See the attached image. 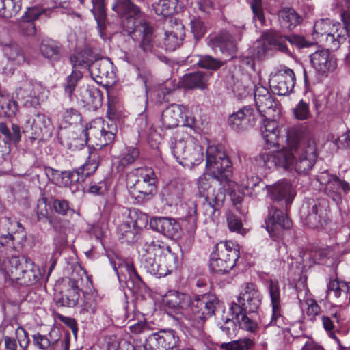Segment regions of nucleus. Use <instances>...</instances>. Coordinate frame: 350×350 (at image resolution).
<instances>
[{
  "label": "nucleus",
  "mask_w": 350,
  "mask_h": 350,
  "mask_svg": "<svg viewBox=\"0 0 350 350\" xmlns=\"http://www.w3.org/2000/svg\"><path fill=\"white\" fill-rule=\"evenodd\" d=\"M129 217L130 223L134 229H142L146 227L148 222V215L137 209L130 211Z\"/></svg>",
  "instance_id": "nucleus-54"
},
{
  "label": "nucleus",
  "mask_w": 350,
  "mask_h": 350,
  "mask_svg": "<svg viewBox=\"0 0 350 350\" xmlns=\"http://www.w3.org/2000/svg\"><path fill=\"white\" fill-rule=\"evenodd\" d=\"M275 118L265 117L261 127L262 136L267 144L275 146L279 144L281 137L282 127L274 120Z\"/></svg>",
  "instance_id": "nucleus-26"
},
{
  "label": "nucleus",
  "mask_w": 350,
  "mask_h": 350,
  "mask_svg": "<svg viewBox=\"0 0 350 350\" xmlns=\"http://www.w3.org/2000/svg\"><path fill=\"white\" fill-rule=\"evenodd\" d=\"M150 226L170 239H177L180 234V226L174 219L154 217L150 219Z\"/></svg>",
  "instance_id": "nucleus-21"
},
{
  "label": "nucleus",
  "mask_w": 350,
  "mask_h": 350,
  "mask_svg": "<svg viewBox=\"0 0 350 350\" xmlns=\"http://www.w3.org/2000/svg\"><path fill=\"white\" fill-rule=\"evenodd\" d=\"M177 339L172 330L160 331L149 336L144 347L146 350H167L176 345Z\"/></svg>",
  "instance_id": "nucleus-20"
},
{
  "label": "nucleus",
  "mask_w": 350,
  "mask_h": 350,
  "mask_svg": "<svg viewBox=\"0 0 350 350\" xmlns=\"http://www.w3.org/2000/svg\"><path fill=\"white\" fill-rule=\"evenodd\" d=\"M255 103L259 113L263 117L275 118L279 113L277 103L271 94L258 98Z\"/></svg>",
  "instance_id": "nucleus-38"
},
{
  "label": "nucleus",
  "mask_w": 350,
  "mask_h": 350,
  "mask_svg": "<svg viewBox=\"0 0 350 350\" xmlns=\"http://www.w3.org/2000/svg\"><path fill=\"white\" fill-rule=\"evenodd\" d=\"M33 342L41 350L50 349L52 344L46 336L42 335L39 333L33 336Z\"/></svg>",
  "instance_id": "nucleus-64"
},
{
  "label": "nucleus",
  "mask_w": 350,
  "mask_h": 350,
  "mask_svg": "<svg viewBox=\"0 0 350 350\" xmlns=\"http://www.w3.org/2000/svg\"><path fill=\"white\" fill-rule=\"evenodd\" d=\"M90 73L92 77L113 79L114 77L113 64L108 59L95 60L90 66Z\"/></svg>",
  "instance_id": "nucleus-32"
},
{
  "label": "nucleus",
  "mask_w": 350,
  "mask_h": 350,
  "mask_svg": "<svg viewBox=\"0 0 350 350\" xmlns=\"http://www.w3.org/2000/svg\"><path fill=\"white\" fill-rule=\"evenodd\" d=\"M79 280L74 277L68 279L66 288L62 291V296L57 304L62 306L73 307L77 305L80 297Z\"/></svg>",
  "instance_id": "nucleus-25"
},
{
  "label": "nucleus",
  "mask_w": 350,
  "mask_h": 350,
  "mask_svg": "<svg viewBox=\"0 0 350 350\" xmlns=\"http://www.w3.org/2000/svg\"><path fill=\"white\" fill-rule=\"evenodd\" d=\"M9 324L5 326V330L12 328L15 329L16 338L10 336H4V344L6 350H27L30 340L28 333L18 324Z\"/></svg>",
  "instance_id": "nucleus-22"
},
{
  "label": "nucleus",
  "mask_w": 350,
  "mask_h": 350,
  "mask_svg": "<svg viewBox=\"0 0 350 350\" xmlns=\"http://www.w3.org/2000/svg\"><path fill=\"white\" fill-rule=\"evenodd\" d=\"M250 7L254 14L253 19H258L261 24L264 23L265 16L262 0H252Z\"/></svg>",
  "instance_id": "nucleus-62"
},
{
  "label": "nucleus",
  "mask_w": 350,
  "mask_h": 350,
  "mask_svg": "<svg viewBox=\"0 0 350 350\" xmlns=\"http://www.w3.org/2000/svg\"><path fill=\"white\" fill-rule=\"evenodd\" d=\"M14 224L11 219L4 217L0 219V243L2 246L12 243L14 237L12 234Z\"/></svg>",
  "instance_id": "nucleus-44"
},
{
  "label": "nucleus",
  "mask_w": 350,
  "mask_h": 350,
  "mask_svg": "<svg viewBox=\"0 0 350 350\" xmlns=\"http://www.w3.org/2000/svg\"><path fill=\"white\" fill-rule=\"evenodd\" d=\"M254 345V342L250 338H243L229 342H224L220 348L224 350H249Z\"/></svg>",
  "instance_id": "nucleus-52"
},
{
  "label": "nucleus",
  "mask_w": 350,
  "mask_h": 350,
  "mask_svg": "<svg viewBox=\"0 0 350 350\" xmlns=\"http://www.w3.org/2000/svg\"><path fill=\"white\" fill-rule=\"evenodd\" d=\"M293 113L295 118L298 120H304L308 119L310 114L308 103L303 100H300L294 108Z\"/></svg>",
  "instance_id": "nucleus-61"
},
{
  "label": "nucleus",
  "mask_w": 350,
  "mask_h": 350,
  "mask_svg": "<svg viewBox=\"0 0 350 350\" xmlns=\"http://www.w3.org/2000/svg\"><path fill=\"white\" fill-rule=\"evenodd\" d=\"M278 16L288 25L289 28L292 26L295 27L301 21L300 17L292 8H286L281 10L278 13Z\"/></svg>",
  "instance_id": "nucleus-55"
},
{
  "label": "nucleus",
  "mask_w": 350,
  "mask_h": 350,
  "mask_svg": "<svg viewBox=\"0 0 350 350\" xmlns=\"http://www.w3.org/2000/svg\"><path fill=\"white\" fill-rule=\"evenodd\" d=\"M53 208L54 211L61 215H66L72 213L73 210L70 208L68 201L64 199H55L53 201Z\"/></svg>",
  "instance_id": "nucleus-59"
},
{
  "label": "nucleus",
  "mask_w": 350,
  "mask_h": 350,
  "mask_svg": "<svg viewBox=\"0 0 350 350\" xmlns=\"http://www.w3.org/2000/svg\"><path fill=\"white\" fill-rule=\"evenodd\" d=\"M222 332L229 337H233L236 335L238 329L237 325L233 319L226 318L223 325L220 327Z\"/></svg>",
  "instance_id": "nucleus-63"
},
{
  "label": "nucleus",
  "mask_w": 350,
  "mask_h": 350,
  "mask_svg": "<svg viewBox=\"0 0 350 350\" xmlns=\"http://www.w3.org/2000/svg\"><path fill=\"white\" fill-rule=\"evenodd\" d=\"M227 223L230 231L236 232L242 235L246 233V230L243 227V224L239 217L232 213L227 215Z\"/></svg>",
  "instance_id": "nucleus-57"
},
{
  "label": "nucleus",
  "mask_w": 350,
  "mask_h": 350,
  "mask_svg": "<svg viewBox=\"0 0 350 350\" xmlns=\"http://www.w3.org/2000/svg\"><path fill=\"white\" fill-rule=\"evenodd\" d=\"M307 293L308 290L303 286V289L297 291V299L301 310L312 319L320 314L321 308L314 299L306 297Z\"/></svg>",
  "instance_id": "nucleus-36"
},
{
  "label": "nucleus",
  "mask_w": 350,
  "mask_h": 350,
  "mask_svg": "<svg viewBox=\"0 0 350 350\" xmlns=\"http://www.w3.org/2000/svg\"><path fill=\"white\" fill-rule=\"evenodd\" d=\"M183 184L178 180H172L162 190V197L165 203L172 206L181 202L183 195Z\"/></svg>",
  "instance_id": "nucleus-29"
},
{
  "label": "nucleus",
  "mask_w": 350,
  "mask_h": 350,
  "mask_svg": "<svg viewBox=\"0 0 350 350\" xmlns=\"http://www.w3.org/2000/svg\"><path fill=\"white\" fill-rule=\"evenodd\" d=\"M3 52L8 61L14 65H21L25 61L22 49L16 43L3 45Z\"/></svg>",
  "instance_id": "nucleus-40"
},
{
  "label": "nucleus",
  "mask_w": 350,
  "mask_h": 350,
  "mask_svg": "<svg viewBox=\"0 0 350 350\" xmlns=\"http://www.w3.org/2000/svg\"><path fill=\"white\" fill-rule=\"evenodd\" d=\"M46 174L55 185L59 186H68L75 183L84 181L85 172L79 167L73 171L59 172L51 167L46 168Z\"/></svg>",
  "instance_id": "nucleus-18"
},
{
  "label": "nucleus",
  "mask_w": 350,
  "mask_h": 350,
  "mask_svg": "<svg viewBox=\"0 0 350 350\" xmlns=\"http://www.w3.org/2000/svg\"><path fill=\"white\" fill-rule=\"evenodd\" d=\"M313 36L320 44L336 49L349 36V31L340 23H332L329 19H321L314 25Z\"/></svg>",
  "instance_id": "nucleus-10"
},
{
  "label": "nucleus",
  "mask_w": 350,
  "mask_h": 350,
  "mask_svg": "<svg viewBox=\"0 0 350 350\" xmlns=\"http://www.w3.org/2000/svg\"><path fill=\"white\" fill-rule=\"evenodd\" d=\"M22 2L0 0V16L9 18L16 15L21 8Z\"/></svg>",
  "instance_id": "nucleus-48"
},
{
  "label": "nucleus",
  "mask_w": 350,
  "mask_h": 350,
  "mask_svg": "<svg viewBox=\"0 0 350 350\" xmlns=\"http://www.w3.org/2000/svg\"><path fill=\"white\" fill-rule=\"evenodd\" d=\"M0 269L10 280L21 285H31L39 280L38 270L34 263L25 256L4 259Z\"/></svg>",
  "instance_id": "nucleus-9"
},
{
  "label": "nucleus",
  "mask_w": 350,
  "mask_h": 350,
  "mask_svg": "<svg viewBox=\"0 0 350 350\" xmlns=\"http://www.w3.org/2000/svg\"><path fill=\"white\" fill-rule=\"evenodd\" d=\"M206 168L208 174L198 180V193L204 198L201 211L205 222L214 221L223 206L226 198L222 183H227L232 176V165L226 154L217 146L210 145L206 149Z\"/></svg>",
  "instance_id": "nucleus-1"
},
{
  "label": "nucleus",
  "mask_w": 350,
  "mask_h": 350,
  "mask_svg": "<svg viewBox=\"0 0 350 350\" xmlns=\"http://www.w3.org/2000/svg\"><path fill=\"white\" fill-rule=\"evenodd\" d=\"M112 9L122 18V25L127 31L135 27V16L139 10L131 0H115Z\"/></svg>",
  "instance_id": "nucleus-19"
},
{
  "label": "nucleus",
  "mask_w": 350,
  "mask_h": 350,
  "mask_svg": "<svg viewBox=\"0 0 350 350\" xmlns=\"http://www.w3.org/2000/svg\"><path fill=\"white\" fill-rule=\"evenodd\" d=\"M261 303L260 294L255 284H246L237 297V303H232L231 312H245L254 314L257 312Z\"/></svg>",
  "instance_id": "nucleus-12"
},
{
  "label": "nucleus",
  "mask_w": 350,
  "mask_h": 350,
  "mask_svg": "<svg viewBox=\"0 0 350 350\" xmlns=\"http://www.w3.org/2000/svg\"><path fill=\"white\" fill-rule=\"evenodd\" d=\"M40 51L44 57L52 61H57L61 57L62 46L58 42L46 38L42 40Z\"/></svg>",
  "instance_id": "nucleus-39"
},
{
  "label": "nucleus",
  "mask_w": 350,
  "mask_h": 350,
  "mask_svg": "<svg viewBox=\"0 0 350 350\" xmlns=\"http://www.w3.org/2000/svg\"><path fill=\"white\" fill-rule=\"evenodd\" d=\"M0 133L4 136L3 139L6 143L16 144L21 139L20 127L16 124H12L11 132L5 123H0Z\"/></svg>",
  "instance_id": "nucleus-49"
},
{
  "label": "nucleus",
  "mask_w": 350,
  "mask_h": 350,
  "mask_svg": "<svg viewBox=\"0 0 350 350\" xmlns=\"http://www.w3.org/2000/svg\"><path fill=\"white\" fill-rule=\"evenodd\" d=\"M241 40V33L233 36L229 31H221L218 35L211 40L210 45L212 47H219L222 53H228L229 55H232L237 50V41Z\"/></svg>",
  "instance_id": "nucleus-24"
},
{
  "label": "nucleus",
  "mask_w": 350,
  "mask_h": 350,
  "mask_svg": "<svg viewBox=\"0 0 350 350\" xmlns=\"http://www.w3.org/2000/svg\"><path fill=\"white\" fill-rule=\"evenodd\" d=\"M272 41H273V33H267L262 35L254 43L253 55L258 58L262 57L271 48Z\"/></svg>",
  "instance_id": "nucleus-42"
},
{
  "label": "nucleus",
  "mask_w": 350,
  "mask_h": 350,
  "mask_svg": "<svg viewBox=\"0 0 350 350\" xmlns=\"http://www.w3.org/2000/svg\"><path fill=\"white\" fill-rule=\"evenodd\" d=\"M269 84L274 94L285 96L292 92L295 75L290 68H281L270 75Z\"/></svg>",
  "instance_id": "nucleus-16"
},
{
  "label": "nucleus",
  "mask_w": 350,
  "mask_h": 350,
  "mask_svg": "<svg viewBox=\"0 0 350 350\" xmlns=\"http://www.w3.org/2000/svg\"><path fill=\"white\" fill-rule=\"evenodd\" d=\"M139 31L142 32V38L139 43V48L145 55L152 53L158 55L159 51L154 44L152 27L144 23L141 25Z\"/></svg>",
  "instance_id": "nucleus-33"
},
{
  "label": "nucleus",
  "mask_w": 350,
  "mask_h": 350,
  "mask_svg": "<svg viewBox=\"0 0 350 350\" xmlns=\"http://www.w3.org/2000/svg\"><path fill=\"white\" fill-rule=\"evenodd\" d=\"M340 190H342L344 193H347L350 191V184L347 181L340 179L338 176L332 179V180L324 187L325 194L331 198L338 205L342 203Z\"/></svg>",
  "instance_id": "nucleus-31"
},
{
  "label": "nucleus",
  "mask_w": 350,
  "mask_h": 350,
  "mask_svg": "<svg viewBox=\"0 0 350 350\" xmlns=\"http://www.w3.org/2000/svg\"><path fill=\"white\" fill-rule=\"evenodd\" d=\"M141 265L151 275L166 276L178 267V260L170 247L159 241L146 240L138 249Z\"/></svg>",
  "instance_id": "nucleus-5"
},
{
  "label": "nucleus",
  "mask_w": 350,
  "mask_h": 350,
  "mask_svg": "<svg viewBox=\"0 0 350 350\" xmlns=\"http://www.w3.org/2000/svg\"><path fill=\"white\" fill-rule=\"evenodd\" d=\"M187 109L184 105L171 104L161 113L160 122L161 127L171 129L177 127L180 122L186 126L192 128L195 124V119L186 115Z\"/></svg>",
  "instance_id": "nucleus-13"
},
{
  "label": "nucleus",
  "mask_w": 350,
  "mask_h": 350,
  "mask_svg": "<svg viewBox=\"0 0 350 350\" xmlns=\"http://www.w3.org/2000/svg\"><path fill=\"white\" fill-rule=\"evenodd\" d=\"M0 100V109L3 113L8 117L12 116L16 114L18 110L17 103L10 98L9 95L1 94Z\"/></svg>",
  "instance_id": "nucleus-51"
},
{
  "label": "nucleus",
  "mask_w": 350,
  "mask_h": 350,
  "mask_svg": "<svg viewBox=\"0 0 350 350\" xmlns=\"http://www.w3.org/2000/svg\"><path fill=\"white\" fill-rule=\"evenodd\" d=\"M310 57L313 68L320 75L327 76L337 67L336 59L328 49L318 50Z\"/></svg>",
  "instance_id": "nucleus-17"
},
{
  "label": "nucleus",
  "mask_w": 350,
  "mask_h": 350,
  "mask_svg": "<svg viewBox=\"0 0 350 350\" xmlns=\"http://www.w3.org/2000/svg\"><path fill=\"white\" fill-rule=\"evenodd\" d=\"M100 163V154L96 150L90 152L89 156L81 167L85 172V176L92 174L98 168Z\"/></svg>",
  "instance_id": "nucleus-50"
},
{
  "label": "nucleus",
  "mask_w": 350,
  "mask_h": 350,
  "mask_svg": "<svg viewBox=\"0 0 350 350\" xmlns=\"http://www.w3.org/2000/svg\"><path fill=\"white\" fill-rule=\"evenodd\" d=\"M82 76L83 75L81 71L77 70V68L73 70L72 73L66 78L65 91L71 94L76 87L77 83L81 79Z\"/></svg>",
  "instance_id": "nucleus-60"
},
{
  "label": "nucleus",
  "mask_w": 350,
  "mask_h": 350,
  "mask_svg": "<svg viewBox=\"0 0 350 350\" xmlns=\"http://www.w3.org/2000/svg\"><path fill=\"white\" fill-rule=\"evenodd\" d=\"M239 257L237 246L232 242L217 243L211 254L210 267L213 272L225 273L229 272Z\"/></svg>",
  "instance_id": "nucleus-11"
},
{
  "label": "nucleus",
  "mask_w": 350,
  "mask_h": 350,
  "mask_svg": "<svg viewBox=\"0 0 350 350\" xmlns=\"http://www.w3.org/2000/svg\"><path fill=\"white\" fill-rule=\"evenodd\" d=\"M118 132L116 124L112 120H104L101 118L92 121L80 136L72 132L62 142L71 150L81 149L88 141H92L100 148L112 143Z\"/></svg>",
  "instance_id": "nucleus-6"
},
{
  "label": "nucleus",
  "mask_w": 350,
  "mask_h": 350,
  "mask_svg": "<svg viewBox=\"0 0 350 350\" xmlns=\"http://www.w3.org/2000/svg\"><path fill=\"white\" fill-rule=\"evenodd\" d=\"M96 308L97 304L94 297L91 294H87L84 296L80 314L86 318L91 317L95 313Z\"/></svg>",
  "instance_id": "nucleus-56"
},
{
  "label": "nucleus",
  "mask_w": 350,
  "mask_h": 350,
  "mask_svg": "<svg viewBox=\"0 0 350 350\" xmlns=\"http://www.w3.org/2000/svg\"><path fill=\"white\" fill-rule=\"evenodd\" d=\"M178 0H159L154 5V10L157 15L166 18L178 12Z\"/></svg>",
  "instance_id": "nucleus-43"
},
{
  "label": "nucleus",
  "mask_w": 350,
  "mask_h": 350,
  "mask_svg": "<svg viewBox=\"0 0 350 350\" xmlns=\"http://www.w3.org/2000/svg\"><path fill=\"white\" fill-rule=\"evenodd\" d=\"M273 41H272V46H275L278 50L282 52H286L288 51L286 44L283 42V39L287 40L293 45L296 46L298 48L308 47L312 45V42L305 40L303 36L292 34L289 36H285L283 38L278 37L273 34Z\"/></svg>",
  "instance_id": "nucleus-34"
},
{
  "label": "nucleus",
  "mask_w": 350,
  "mask_h": 350,
  "mask_svg": "<svg viewBox=\"0 0 350 350\" xmlns=\"http://www.w3.org/2000/svg\"><path fill=\"white\" fill-rule=\"evenodd\" d=\"M198 64L206 69L217 70L224 63L217 59L212 57L210 55H205L200 57Z\"/></svg>",
  "instance_id": "nucleus-58"
},
{
  "label": "nucleus",
  "mask_w": 350,
  "mask_h": 350,
  "mask_svg": "<svg viewBox=\"0 0 350 350\" xmlns=\"http://www.w3.org/2000/svg\"><path fill=\"white\" fill-rule=\"evenodd\" d=\"M77 99L85 106L96 109L101 106L103 96L101 92L94 87H80L77 90Z\"/></svg>",
  "instance_id": "nucleus-28"
},
{
  "label": "nucleus",
  "mask_w": 350,
  "mask_h": 350,
  "mask_svg": "<svg viewBox=\"0 0 350 350\" xmlns=\"http://www.w3.org/2000/svg\"><path fill=\"white\" fill-rule=\"evenodd\" d=\"M233 185L230 197L234 204H240L245 196L256 198L266 187L271 200L284 202L286 211H287L295 196V191L292 185L285 180H280L269 186L265 185L258 177L245 176L239 183H234Z\"/></svg>",
  "instance_id": "nucleus-4"
},
{
  "label": "nucleus",
  "mask_w": 350,
  "mask_h": 350,
  "mask_svg": "<svg viewBox=\"0 0 350 350\" xmlns=\"http://www.w3.org/2000/svg\"><path fill=\"white\" fill-rule=\"evenodd\" d=\"M168 26L172 29L165 30L164 44L166 50L174 51L180 45L184 38V26L180 21L175 18L169 21Z\"/></svg>",
  "instance_id": "nucleus-23"
},
{
  "label": "nucleus",
  "mask_w": 350,
  "mask_h": 350,
  "mask_svg": "<svg viewBox=\"0 0 350 350\" xmlns=\"http://www.w3.org/2000/svg\"><path fill=\"white\" fill-rule=\"evenodd\" d=\"M170 148L176 161L183 167L191 168L203 161V151L198 140L181 132L171 141Z\"/></svg>",
  "instance_id": "nucleus-7"
},
{
  "label": "nucleus",
  "mask_w": 350,
  "mask_h": 350,
  "mask_svg": "<svg viewBox=\"0 0 350 350\" xmlns=\"http://www.w3.org/2000/svg\"><path fill=\"white\" fill-rule=\"evenodd\" d=\"M70 59L75 69L77 66L88 67L90 69L92 63L95 62L91 51L86 49L74 54Z\"/></svg>",
  "instance_id": "nucleus-47"
},
{
  "label": "nucleus",
  "mask_w": 350,
  "mask_h": 350,
  "mask_svg": "<svg viewBox=\"0 0 350 350\" xmlns=\"http://www.w3.org/2000/svg\"><path fill=\"white\" fill-rule=\"evenodd\" d=\"M50 119L43 114H37L33 120L31 124L32 133L35 138L43 137L50 133Z\"/></svg>",
  "instance_id": "nucleus-41"
},
{
  "label": "nucleus",
  "mask_w": 350,
  "mask_h": 350,
  "mask_svg": "<svg viewBox=\"0 0 350 350\" xmlns=\"http://www.w3.org/2000/svg\"><path fill=\"white\" fill-rule=\"evenodd\" d=\"M16 98L25 106L36 107L47 97L48 91L39 83L25 81L16 90Z\"/></svg>",
  "instance_id": "nucleus-14"
},
{
  "label": "nucleus",
  "mask_w": 350,
  "mask_h": 350,
  "mask_svg": "<svg viewBox=\"0 0 350 350\" xmlns=\"http://www.w3.org/2000/svg\"><path fill=\"white\" fill-rule=\"evenodd\" d=\"M254 109L245 106L230 116L228 122L229 126L236 130L241 131L251 121L254 120Z\"/></svg>",
  "instance_id": "nucleus-30"
},
{
  "label": "nucleus",
  "mask_w": 350,
  "mask_h": 350,
  "mask_svg": "<svg viewBox=\"0 0 350 350\" xmlns=\"http://www.w3.org/2000/svg\"><path fill=\"white\" fill-rule=\"evenodd\" d=\"M291 225V221L286 213L275 206L271 208L266 220V229L273 240L282 239Z\"/></svg>",
  "instance_id": "nucleus-15"
},
{
  "label": "nucleus",
  "mask_w": 350,
  "mask_h": 350,
  "mask_svg": "<svg viewBox=\"0 0 350 350\" xmlns=\"http://www.w3.org/2000/svg\"><path fill=\"white\" fill-rule=\"evenodd\" d=\"M268 290L272 305V318L271 323L278 325V321L281 317L280 291L278 282L271 280L268 286Z\"/></svg>",
  "instance_id": "nucleus-37"
},
{
  "label": "nucleus",
  "mask_w": 350,
  "mask_h": 350,
  "mask_svg": "<svg viewBox=\"0 0 350 350\" xmlns=\"http://www.w3.org/2000/svg\"><path fill=\"white\" fill-rule=\"evenodd\" d=\"M93 8L91 10L97 22L100 34L105 29L106 12L104 0H92Z\"/></svg>",
  "instance_id": "nucleus-45"
},
{
  "label": "nucleus",
  "mask_w": 350,
  "mask_h": 350,
  "mask_svg": "<svg viewBox=\"0 0 350 350\" xmlns=\"http://www.w3.org/2000/svg\"><path fill=\"white\" fill-rule=\"evenodd\" d=\"M327 290L329 292H333L336 297H344L347 298L349 286L346 282L334 279L327 284Z\"/></svg>",
  "instance_id": "nucleus-53"
},
{
  "label": "nucleus",
  "mask_w": 350,
  "mask_h": 350,
  "mask_svg": "<svg viewBox=\"0 0 350 350\" xmlns=\"http://www.w3.org/2000/svg\"><path fill=\"white\" fill-rule=\"evenodd\" d=\"M231 313L239 323L240 328L250 332H254L257 329L258 323L253 319L252 317L247 316V314H248V312H239Z\"/></svg>",
  "instance_id": "nucleus-46"
},
{
  "label": "nucleus",
  "mask_w": 350,
  "mask_h": 350,
  "mask_svg": "<svg viewBox=\"0 0 350 350\" xmlns=\"http://www.w3.org/2000/svg\"><path fill=\"white\" fill-rule=\"evenodd\" d=\"M325 202L313 201L306 218V224L312 228H321L326 223Z\"/></svg>",
  "instance_id": "nucleus-27"
},
{
  "label": "nucleus",
  "mask_w": 350,
  "mask_h": 350,
  "mask_svg": "<svg viewBox=\"0 0 350 350\" xmlns=\"http://www.w3.org/2000/svg\"><path fill=\"white\" fill-rule=\"evenodd\" d=\"M208 81V76L203 72H196L185 75L180 80V85L185 89H204Z\"/></svg>",
  "instance_id": "nucleus-35"
},
{
  "label": "nucleus",
  "mask_w": 350,
  "mask_h": 350,
  "mask_svg": "<svg viewBox=\"0 0 350 350\" xmlns=\"http://www.w3.org/2000/svg\"><path fill=\"white\" fill-rule=\"evenodd\" d=\"M126 187L137 203L149 200L156 191V176L150 167L136 168L126 175Z\"/></svg>",
  "instance_id": "nucleus-8"
},
{
  "label": "nucleus",
  "mask_w": 350,
  "mask_h": 350,
  "mask_svg": "<svg viewBox=\"0 0 350 350\" xmlns=\"http://www.w3.org/2000/svg\"><path fill=\"white\" fill-rule=\"evenodd\" d=\"M163 301L167 307L178 310L176 318L183 326L196 329H200L206 320L214 314L218 304L213 295H196L192 299L189 295L175 290L168 291Z\"/></svg>",
  "instance_id": "nucleus-3"
},
{
  "label": "nucleus",
  "mask_w": 350,
  "mask_h": 350,
  "mask_svg": "<svg viewBox=\"0 0 350 350\" xmlns=\"http://www.w3.org/2000/svg\"><path fill=\"white\" fill-rule=\"evenodd\" d=\"M287 133V146L275 152L264 151L254 159L259 167L267 169L283 168L306 173L314 165L317 159L316 146L312 141L302 139L301 129L291 128Z\"/></svg>",
  "instance_id": "nucleus-2"
}]
</instances>
